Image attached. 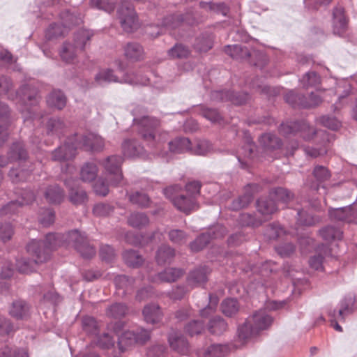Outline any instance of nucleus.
<instances>
[{"mask_svg": "<svg viewBox=\"0 0 357 357\" xmlns=\"http://www.w3.org/2000/svg\"><path fill=\"white\" fill-rule=\"evenodd\" d=\"M35 240L40 245V249L38 251H45L47 254V259L50 258L51 251L59 246L63 241L74 247L84 259H91L96 255V249L89 244L86 234L81 233L77 229L70 231L66 235L49 233L44 241Z\"/></svg>", "mask_w": 357, "mask_h": 357, "instance_id": "f257e3e1", "label": "nucleus"}, {"mask_svg": "<svg viewBox=\"0 0 357 357\" xmlns=\"http://www.w3.org/2000/svg\"><path fill=\"white\" fill-rule=\"evenodd\" d=\"M104 146L103 139L96 133L89 132L81 137H78L75 133L68 137L63 145L52 152V160L56 162L72 160L75 156L77 149L79 147H83L91 151H101Z\"/></svg>", "mask_w": 357, "mask_h": 357, "instance_id": "f03ea898", "label": "nucleus"}, {"mask_svg": "<svg viewBox=\"0 0 357 357\" xmlns=\"http://www.w3.org/2000/svg\"><path fill=\"white\" fill-rule=\"evenodd\" d=\"M132 121L135 126H137L138 132L142 138L147 143V145L151 149L155 150L153 152L158 154L162 158H167V152L160 151L169 137L166 131L160 128V121L152 116H143L138 118L132 117Z\"/></svg>", "mask_w": 357, "mask_h": 357, "instance_id": "7ed1b4c3", "label": "nucleus"}, {"mask_svg": "<svg viewBox=\"0 0 357 357\" xmlns=\"http://www.w3.org/2000/svg\"><path fill=\"white\" fill-rule=\"evenodd\" d=\"M60 0H35L31 12L34 13L38 20V23L48 21L59 15L62 25L67 29L71 26H77L82 22V18L77 13L64 10L58 12Z\"/></svg>", "mask_w": 357, "mask_h": 357, "instance_id": "20e7f679", "label": "nucleus"}, {"mask_svg": "<svg viewBox=\"0 0 357 357\" xmlns=\"http://www.w3.org/2000/svg\"><path fill=\"white\" fill-rule=\"evenodd\" d=\"M40 249L39 242L31 240L26 245V251L31 256V259L22 258L16 260L15 264L8 261L6 267H1V279L10 278L17 267L18 271L22 273H29L34 271L39 264L45 262L47 260V254L45 251H38Z\"/></svg>", "mask_w": 357, "mask_h": 357, "instance_id": "39448f33", "label": "nucleus"}, {"mask_svg": "<svg viewBox=\"0 0 357 357\" xmlns=\"http://www.w3.org/2000/svg\"><path fill=\"white\" fill-rule=\"evenodd\" d=\"M283 98L291 108L298 109L314 108L322 102L321 96L317 93L311 92L306 96L295 89L288 90Z\"/></svg>", "mask_w": 357, "mask_h": 357, "instance_id": "423d86ee", "label": "nucleus"}, {"mask_svg": "<svg viewBox=\"0 0 357 357\" xmlns=\"http://www.w3.org/2000/svg\"><path fill=\"white\" fill-rule=\"evenodd\" d=\"M279 131L285 137L299 135L305 141H310L316 135L324 132L311 127L304 120L282 122L279 127Z\"/></svg>", "mask_w": 357, "mask_h": 357, "instance_id": "0eeeda50", "label": "nucleus"}, {"mask_svg": "<svg viewBox=\"0 0 357 357\" xmlns=\"http://www.w3.org/2000/svg\"><path fill=\"white\" fill-rule=\"evenodd\" d=\"M123 162V158L119 155H111L100 162L104 168L106 178L111 185L118 186L123 181L121 169Z\"/></svg>", "mask_w": 357, "mask_h": 357, "instance_id": "6e6552de", "label": "nucleus"}, {"mask_svg": "<svg viewBox=\"0 0 357 357\" xmlns=\"http://www.w3.org/2000/svg\"><path fill=\"white\" fill-rule=\"evenodd\" d=\"M224 52L226 54L236 60L248 59L255 55L258 57L257 61L250 62L255 66H263L267 61V56L265 54L260 52L251 51L245 45H227L224 47Z\"/></svg>", "mask_w": 357, "mask_h": 357, "instance_id": "1a4fd4ad", "label": "nucleus"}, {"mask_svg": "<svg viewBox=\"0 0 357 357\" xmlns=\"http://www.w3.org/2000/svg\"><path fill=\"white\" fill-rule=\"evenodd\" d=\"M197 24L198 20L192 9H187L183 13L170 14L162 18V25L169 29L193 26Z\"/></svg>", "mask_w": 357, "mask_h": 357, "instance_id": "9d476101", "label": "nucleus"}, {"mask_svg": "<svg viewBox=\"0 0 357 357\" xmlns=\"http://www.w3.org/2000/svg\"><path fill=\"white\" fill-rule=\"evenodd\" d=\"M211 99L215 102H229L233 105L240 106L248 102L250 95L245 91L221 89L211 91Z\"/></svg>", "mask_w": 357, "mask_h": 357, "instance_id": "9b49d317", "label": "nucleus"}, {"mask_svg": "<svg viewBox=\"0 0 357 357\" xmlns=\"http://www.w3.org/2000/svg\"><path fill=\"white\" fill-rule=\"evenodd\" d=\"M227 233L226 228L222 225H215L206 232L199 235L195 241L190 243V248L193 252H199L204 249L213 238H220Z\"/></svg>", "mask_w": 357, "mask_h": 357, "instance_id": "f8f14e48", "label": "nucleus"}, {"mask_svg": "<svg viewBox=\"0 0 357 357\" xmlns=\"http://www.w3.org/2000/svg\"><path fill=\"white\" fill-rule=\"evenodd\" d=\"M117 15L124 31L131 33L136 29L137 16L132 3H123L118 8Z\"/></svg>", "mask_w": 357, "mask_h": 357, "instance_id": "ddd939ff", "label": "nucleus"}, {"mask_svg": "<svg viewBox=\"0 0 357 357\" xmlns=\"http://www.w3.org/2000/svg\"><path fill=\"white\" fill-rule=\"evenodd\" d=\"M16 98L26 107L38 105L40 99L38 89L30 84H22L16 91Z\"/></svg>", "mask_w": 357, "mask_h": 357, "instance_id": "4468645a", "label": "nucleus"}, {"mask_svg": "<svg viewBox=\"0 0 357 357\" xmlns=\"http://www.w3.org/2000/svg\"><path fill=\"white\" fill-rule=\"evenodd\" d=\"M150 338V331L141 329L139 331H126L118 337V347L120 354L123 353L127 347L134 343L144 344Z\"/></svg>", "mask_w": 357, "mask_h": 357, "instance_id": "2eb2a0df", "label": "nucleus"}, {"mask_svg": "<svg viewBox=\"0 0 357 357\" xmlns=\"http://www.w3.org/2000/svg\"><path fill=\"white\" fill-rule=\"evenodd\" d=\"M329 218L335 221L347 223L357 222V203L338 208H328Z\"/></svg>", "mask_w": 357, "mask_h": 357, "instance_id": "dca6fc26", "label": "nucleus"}, {"mask_svg": "<svg viewBox=\"0 0 357 357\" xmlns=\"http://www.w3.org/2000/svg\"><path fill=\"white\" fill-rule=\"evenodd\" d=\"M348 18L345 15L344 8L337 6L333 10V33L342 38H348Z\"/></svg>", "mask_w": 357, "mask_h": 357, "instance_id": "f3484780", "label": "nucleus"}, {"mask_svg": "<svg viewBox=\"0 0 357 357\" xmlns=\"http://www.w3.org/2000/svg\"><path fill=\"white\" fill-rule=\"evenodd\" d=\"M312 175L315 181L310 183L307 181L305 185L314 191H318L320 187L326 191V183L331 177V174L328 169L323 165H316L312 171Z\"/></svg>", "mask_w": 357, "mask_h": 357, "instance_id": "a211bd4d", "label": "nucleus"}, {"mask_svg": "<svg viewBox=\"0 0 357 357\" xmlns=\"http://www.w3.org/2000/svg\"><path fill=\"white\" fill-rule=\"evenodd\" d=\"M65 185L68 189V199L75 205L83 204L87 201L86 191L77 184V181L73 178L65 180Z\"/></svg>", "mask_w": 357, "mask_h": 357, "instance_id": "6ab92c4d", "label": "nucleus"}, {"mask_svg": "<svg viewBox=\"0 0 357 357\" xmlns=\"http://www.w3.org/2000/svg\"><path fill=\"white\" fill-rule=\"evenodd\" d=\"M355 298L351 295L343 298L338 304L339 309H333L329 311L330 317L338 319L344 321L347 315L352 314L354 311Z\"/></svg>", "mask_w": 357, "mask_h": 357, "instance_id": "aec40b11", "label": "nucleus"}, {"mask_svg": "<svg viewBox=\"0 0 357 357\" xmlns=\"http://www.w3.org/2000/svg\"><path fill=\"white\" fill-rule=\"evenodd\" d=\"M36 199V195L31 190H25L21 193V198L10 201L3 207H1V215L3 213H15L19 208L24 204H31Z\"/></svg>", "mask_w": 357, "mask_h": 357, "instance_id": "412c9836", "label": "nucleus"}, {"mask_svg": "<svg viewBox=\"0 0 357 357\" xmlns=\"http://www.w3.org/2000/svg\"><path fill=\"white\" fill-rule=\"evenodd\" d=\"M257 187V185L254 183L247 185L244 189V193L234 199L229 208L232 211H238L247 207L252 202L253 192Z\"/></svg>", "mask_w": 357, "mask_h": 357, "instance_id": "4be33fe9", "label": "nucleus"}, {"mask_svg": "<svg viewBox=\"0 0 357 357\" xmlns=\"http://www.w3.org/2000/svg\"><path fill=\"white\" fill-rule=\"evenodd\" d=\"M8 314L17 320H25L30 317L31 307L26 301L17 299L10 305Z\"/></svg>", "mask_w": 357, "mask_h": 357, "instance_id": "5701e85b", "label": "nucleus"}, {"mask_svg": "<svg viewBox=\"0 0 357 357\" xmlns=\"http://www.w3.org/2000/svg\"><path fill=\"white\" fill-rule=\"evenodd\" d=\"M215 34L208 30L201 32L195 40L194 48L199 52H207L214 45Z\"/></svg>", "mask_w": 357, "mask_h": 357, "instance_id": "b1692460", "label": "nucleus"}, {"mask_svg": "<svg viewBox=\"0 0 357 357\" xmlns=\"http://www.w3.org/2000/svg\"><path fill=\"white\" fill-rule=\"evenodd\" d=\"M183 275L181 268H167L154 275L150 276L149 280L153 283L173 282Z\"/></svg>", "mask_w": 357, "mask_h": 357, "instance_id": "393cba45", "label": "nucleus"}, {"mask_svg": "<svg viewBox=\"0 0 357 357\" xmlns=\"http://www.w3.org/2000/svg\"><path fill=\"white\" fill-rule=\"evenodd\" d=\"M248 320L251 321L252 326L258 333L267 329L273 322L272 317L265 310H259L255 312Z\"/></svg>", "mask_w": 357, "mask_h": 357, "instance_id": "a878e982", "label": "nucleus"}, {"mask_svg": "<svg viewBox=\"0 0 357 357\" xmlns=\"http://www.w3.org/2000/svg\"><path fill=\"white\" fill-rule=\"evenodd\" d=\"M256 207L259 215L266 219H268L269 216L277 211L278 206L274 199L270 197V195L267 197H262L257 199Z\"/></svg>", "mask_w": 357, "mask_h": 357, "instance_id": "bb28decb", "label": "nucleus"}, {"mask_svg": "<svg viewBox=\"0 0 357 357\" xmlns=\"http://www.w3.org/2000/svg\"><path fill=\"white\" fill-rule=\"evenodd\" d=\"M122 152L125 157L135 158L146 155V151L137 141L126 139L122 143Z\"/></svg>", "mask_w": 357, "mask_h": 357, "instance_id": "cd10ccee", "label": "nucleus"}, {"mask_svg": "<svg viewBox=\"0 0 357 357\" xmlns=\"http://www.w3.org/2000/svg\"><path fill=\"white\" fill-rule=\"evenodd\" d=\"M211 268L207 266H202L195 268L189 273L188 281L192 287L204 284L208 281Z\"/></svg>", "mask_w": 357, "mask_h": 357, "instance_id": "c85d7f7f", "label": "nucleus"}, {"mask_svg": "<svg viewBox=\"0 0 357 357\" xmlns=\"http://www.w3.org/2000/svg\"><path fill=\"white\" fill-rule=\"evenodd\" d=\"M174 206L180 211L189 214L197 208L195 197L190 195H179L173 199Z\"/></svg>", "mask_w": 357, "mask_h": 357, "instance_id": "c756f323", "label": "nucleus"}, {"mask_svg": "<svg viewBox=\"0 0 357 357\" xmlns=\"http://www.w3.org/2000/svg\"><path fill=\"white\" fill-rule=\"evenodd\" d=\"M168 342L171 348L179 354H185L188 350V342L179 331H172L168 335Z\"/></svg>", "mask_w": 357, "mask_h": 357, "instance_id": "7c9ffc66", "label": "nucleus"}, {"mask_svg": "<svg viewBox=\"0 0 357 357\" xmlns=\"http://www.w3.org/2000/svg\"><path fill=\"white\" fill-rule=\"evenodd\" d=\"M47 105L58 110L63 109L66 105L67 97L60 89H53L46 97Z\"/></svg>", "mask_w": 357, "mask_h": 357, "instance_id": "2f4dec72", "label": "nucleus"}, {"mask_svg": "<svg viewBox=\"0 0 357 357\" xmlns=\"http://www.w3.org/2000/svg\"><path fill=\"white\" fill-rule=\"evenodd\" d=\"M114 282L117 289L122 290L123 296L132 294L135 287V279L126 275H116Z\"/></svg>", "mask_w": 357, "mask_h": 357, "instance_id": "473e14b6", "label": "nucleus"}, {"mask_svg": "<svg viewBox=\"0 0 357 357\" xmlns=\"http://www.w3.org/2000/svg\"><path fill=\"white\" fill-rule=\"evenodd\" d=\"M17 60V56L13 55L7 49L1 48V69L6 68L11 72H20L22 68Z\"/></svg>", "mask_w": 357, "mask_h": 357, "instance_id": "72a5a7b5", "label": "nucleus"}, {"mask_svg": "<svg viewBox=\"0 0 357 357\" xmlns=\"http://www.w3.org/2000/svg\"><path fill=\"white\" fill-rule=\"evenodd\" d=\"M175 257V250L167 244L161 245L157 250L155 260L158 265H165L173 261Z\"/></svg>", "mask_w": 357, "mask_h": 357, "instance_id": "f704fd0d", "label": "nucleus"}, {"mask_svg": "<svg viewBox=\"0 0 357 357\" xmlns=\"http://www.w3.org/2000/svg\"><path fill=\"white\" fill-rule=\"evenodd\" d=\"M44 197L49 204H60L64 199L65 192L60 186L54 184L46 188Z\"/></svg>", "mask_w": 357, "mask_h": 357, "instance_id": "c9c22d12", "label": "nucleus"}, {"mask_svg": "<svg viewBox=\"0 0 357 357\" xmlns=\"http://www.w3.org/2000/svg\"><path fill=\"white\" fill-rule=\"evenodd\" d=\"M125 56L130 61H138L144 59L143 47L137 42H129L124 47Z\"/></svg>", "mask_w": 357, "mask_h": 357, "instance_id": "e433bc0d", "label": "nucleus"}, {"mask_svg": "<svg viewBox=\"0 0 357 357\" xmlns=\"http://www.w3.org/2000/svg\"><path fill=\"white\" fill-rule=\"evenodd\" d=\"M250 87L257 92L266 96L268 99L278 96L281 91L279 87L271 86L259 83V78L258 77H255L252 79Z\"/></svg>", "mask_w": 357, "mask_h": 357, "instance_id": "4c0bfd02", "label": "nucleus"}, {"mask_svg": "<svg viewBox=\"0 0 357 357\" xmlns=\"http://www.w3.org/2000/svg\"><path fill=\"white\" fill-rule=\"evenodd\" d=\"M317 251L318 253L310 258L309 265L316 271H322L324 259L330 254V250L328 245L321 244L318 246Z\"/></svg>", "mask_w": 357, "mask_h": 357, "instance_id": "58836bf2", "label": "nucleus"}, {"mask_svg": "<svg viewBox=\"0 0 357 357\" xmlns=\"http://www.w3.org/2000/svg\"><path fill=\"white\" fill-rule=\"evenodd\" d=\"M142 314L145 321L154 324L159 322L162 318V312L158 305L150 303L144 306Z\"/></svg>", "mask_w": 357, "mask_h": 357, "instance_id": "ea45409f", "label": "nucleus"}, {"mask_svg": "<svg viewBox=\"0 0 357 357\" xmlns=\"http://www.w3.org/2000/svg\"><path fill=\"white\" fill-rule=\"evenodd\" d=\"M199 8L213 12L218 15H222L227 17L229 13V7L222 1L213 2V1H200L199 3Z\"/></svg>", "mask_w": 357, "mask_h": 357, "instance_id": "a19ab883", "label": "nucleus"}, {"mask_svg": "<svg viewBox=\"0 0 357 357\" xmlns=\"http://www.w3.org/2000/svg\"><path fill=\"white\" fill-rule=\"evenodd\" d=\"M168 147L172 153H183L191 150V142L187 137H176L169 142Z\"/></svg>", "mask_w": 357, "mask_h": 357, "instance_id": "79ce46f5", "label": "nucleus"}, {"mask_svg": "<svg viewBox=\"0 0 357 357\" xmlns=\"http://www.w3.org/2000/svg\"><path fill=\"white\" fill-rule=\"evenodd\" d=\"M265 221L266 219L257 213H244L238 217L239 224L242 227H258Z\"/></svg>", "mask_w": 357, "mask_h": 357, "instance_id": "37998d69", "label": "nucleus"}, {"mask_svg": "<svg viewBox=\"0 0 357 357\" xmlns=\"http://www.w3.org/2000/svg\"><path fill=\"white\" fill-rule=\"evenodd\" d=\"M260 144L266 150H275L282 146L281 139L274 134L264 133L259 138Z\"/></svg>", "mask_w": 357, "mask_h": 357, "instance_id": "c03bdc74", "label": "nucleus"}, {"mask_svg": "<svg viewBox=\"0 0 357 357\" xmlns=\"http://www.w3.org/2000/svg\"><path fill=\"white\" fill-rule=\"evenodd\" d=\"M123 259L127 266L132 268H138L142 265L144 259L137 250H127L123 253Z\"/></svg>", "mask_w": 357, "mask_h": 357, "instance_id": "a18cd8bd", "label": "nucleus"}, {"mask_svg": "<svg viewBox=\"0 0 357 357\" xmlns=\"http://www.w3.org/2000/svg\"><path fill=\"white\" fill-rule=\"evenodd\" d=\"M228 325L220 316L212 317L208 324V330L212 335H220L227 329Z\"/></svg>", "mask_w": 357, "mask_h": 357, "instance_id": "49530a36", "label": "nucleus"}, {"mask_svg": "<svg viewBox=\"0 0 357 357\" xmlns=\"http://www.w3.org/2000/svg\"><path fill=\"white\" fill-rule=\"evenodd\" d=\"M270 197L276 202L278 206L279 203L286 204L293 198V193L289 190L282 187L272 188L269 192Z\"/></svg>", "mask_w": 357, "mask_h": 357, "instance_id": "de8ad7c7", "label": "nucleus"}, {"mask_svg": "<svg viewBox=\"0 0 357 357\" xmlns=\"http://www.w3.org/2000/svg\"><path fill=\"white\" fill-rule=\"evenodd\" d=\"M66 127L63 121L59 119H50L47 123V133L49 135H56L59 138L63 136Z\"/></svg>", "mask_w": 357, "mask_h": 357, "instance_id": "09e8293b", "label": "nucleus"}, {"mask_svg": "<svg viewBox=\"0 0 357 357\" xmlns=\"http://www.w3.org/2000/svg\"><path fill=\"white\" fill-rule=\"evenodd\" d=\"M222 312L227 317H234L239 311L240 305L236 298H226L220 305Z\"/></svg>", "mask_w": 357, "mask_h": 357, "instance_id": "8fccbe9b", "label": "nucleus"}, {"mask_svg": "<svg viewBox=\"0 0 357 357\" xmlns=\"http://www.w3.org/2000/svg\"><path fill=\"white\" fill-rule=\"evenodd\" d=\"M93 33L87 29H79L75 33L74 36V47L84 50L86 47L87 43L91 39Z\"/></svg>", "mask_w": 357, "mask_h": 357, "instance_id": "3c124183", "label": "nucleus"}, {"mask_svg": "<svg viewBox=\"0 0 357 357\" xmlns=\"http://www.w3.org/2000/svg\"><path fill=\"white\" fill-rule=\"evenodd\" d=\"M98 168L93 162H86L80 171L81 179L84 182H91L98 176Z\"/></svg>", "mask_w": 357, "mask_h": 357, "instance_id": "603ef678", "label": "nucleus"}, {"mask_svg": "<svg viewBox=\"0 0 357 357\" xmlns=\"http://www.w3.org/2000/svg\"><path fill=\"white\" fill-rule=\"evenodd\" d=\"M319 234L326 241L340 240L343 236V232L340 229L331 225L320 229Z\"/></svg>", "mask_w": 357, "mask_h": 357, "instance_id": "864d4df0", "label": "nucleus"}, {"mask_svg": "<svg viewBox=\"0 0 357 357\" xmlns=\"http://www.w3.org/2000/svg\"><path fill=\"white\" fill-rule=\"evenodd\" d=\"M237 334L238 338L242 341H246L250 338L257 335L258 333L252 326L250 320L246 321L238 327Z\"/></svg>", "mask_w": 357, "mask_h": 357, "instance_id": "5fc2aeb1", "label": "nucleus"}, {"mask_svg": "<svg viewBox=\"0 0 357 357\" xmlns=\"http://www.w3.org/2000/svg\"><path fill=\"white\" fill-rule=\"evenodd\" d=\"M66 32L67 29L62 24L52 22L45 30V38L48 40L57 39L63 37Z\"/></svg>", "mask_w": 357, "mask_h": 357, "instance_id": "6e6d98bb", "label": "nucleus"}, {"mask_svg": "<svg viewBox=\"0 0 357 357\" xmlns=\"http://www.w3.org/2000/svg\"><path fill=\"white\" fill-rule=\"evenodd\" d=\"M119 0H90L89 5L93 8L103 10L107 13H112Z\"/></svg>", "mask_w": 357, "mask_h": 357, "instance_id": "4d7b16f0", "label": "nucleus"}, {"mask_svg": "<svg viewBox=\"0 0 357 357\" xmlns=\"http://www.w3.org/2000/svg\"><path fill=\"white\" fill-rule=\"evenodd\" d=\"M297 222L304 226H312L319 222L320 218L310 213L304 208L297 210Z\"/></svg>", "mask_w": 357, "mask_h": 357, "instance_id": "13d9d810", "label": "nucleus"}, {"mask_svg": "<svg viewBox=\"0 0 357 357\" xmlns=\"http://www.w3.org/2000/svg\"><path fill=\"white\" fill-rule=\"evenodd\" d=\"M128 312V306L122 303H115L107 309V316L114 319H121Z\"/></svg>", "mask_w": 357, "mask_h": 357, "instance_id": "bf43d9fd", "label": "nucleus"}, {"mask_svg": "<svg viewBox=\"0 0 357 357\" xmlns=\"http://www.w3.org/2000/svg\"><path fill=\"white\" fill-rule=\"evenodd\" d=\"M8 158L10 160L25 161L27 158V153L23 144L20 142L13 143L10 149Z\"/></svg>", "mask_w": 357, "mask_h": 357, "instance_id": "052dcab7", "label": "nucleus"}, {"mask_svg": "<svg viewBox=\"0 0 357 357\" xmlns=\"http://www.w3.org/2000/svg\"><path fill=\"white\" fill-rule=\"evenodd\" d=\"M96 82L102 86L111 82H118L119 78L114 74L112 69H105L100 71L95 76Z\"/></svg>", "mask_w": 357, "mask_h": 357, "instance_id": "680f3d73", "label": "nucleus"}, {"mask_svg": "<svg viewBox=\"0 0 357 357\" xmlns=\"http://www.w3.org/2000/svg\"><path fill=\"white\" fill-rule=\"evenodd\" d=\"M83 331L89 335L95 336L99 333V326L96 320L92 317H84L82 320Z\"/></svg>", "mask_w": 357, "mask_h": 357, "instance_id": "e2e57ef3", "label": "nucleus"}, {"mask_svg": "<svg viewBox=\"0 0 357 357\" xmlns=\"http://www.w3.org/2000/svg\"><path fill=\"white\" fill-rule=\"evenodd\" d=\"M300 82L303 88L317 86L321 83V77L315 71H309L305 73L300 79Z\"/></svg>", "mask_w": 357, "mask_h": 357, "instance_id": "0e129e2a", "label": "nucleus"}, {"mask_svg": "<svg viewBox=\"0 0 357 357\" xmlns=\"http://www.w3.org/2000/svg\"><path fill=\"white\" fill-rule=\"evenodd\" d=\"M168 54L174 59H185L190 54V50L188 46L177 43L168 50Z\"/></svg>", "mask_w": 357, "mask_h": 357, "instance_id": "69168bd1", "label": "nucleus"}, {"mask_svg": "<svg viewBox=\"0 0 357 357\" xmlns=\"http://www.w3.org/2000/svg\"><path fill=\"white\" fill-rule=\"evenodd\" d=\"M128 222L131 227L140 229L146 226L149 222V220L145 213L137 212L130 214Z\"/></svg>", "mask_w": 357, "mask_h": 357, "instance_id": "338daca9", "label": "nucleus"}, {"mask_svg": "<svg viewBox=\"0 0 357 357\" xmlns=\"http://www.w3.org/2000/svg\"><path fill=\"white\" fill-rule=\"evenodd\" d=\"M228 351L226 345L213 344L209 346L204 351V357H222Z\"/></svg>", "mask_w": 357, "mask_h": 357, "instance_id": "774afa93", "label": "nucleus"}]
</instances>
